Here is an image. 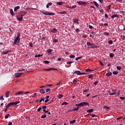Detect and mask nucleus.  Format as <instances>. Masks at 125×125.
<instances>
[{
  "label": "nucleus",
  "instance_id": "473e14b6",
  "mask_svg": "<svg viewBox=\"0 0 125 125\" xmlns=\"http://www.w3.org/2000/svg\"><path fill=\"white\" fill-rule=\"evenodd\" d=\"M58 13L59 14H65L66 13V11H64L62 12H60Z\"/></svg>",
  "mask_w": 125,
  "mask_h": 125
},
{
  "label": "nucleus",
  "instance_id": "c85d7f7f",
  "mask_svg": "<svg viewBox=\"0 0 125 125\" xmlns=\"http://www.w3.org/2000/svg\"><path fill=\"white\" fill-rule=\"evenodd\" d=\"M44 115H42L41 116V119H45V118H46V115H45V113H44Z\"/></svg>",
  "mask_w": 125,
  "mask_h": 125
},
{
  "label": "nucleus",
  "instance_id": "7ed1b4c3",
  "mask_svg": "<svg viewBox=\"0 0 125 125\" xmlns=\"http://www.w3.org/2000/svg\"><path fill=\"white\" fill-rule=\"evenodd\" d=\"M42 14H44V15H55V14L54 13L49 12L48 11L42 12Z\"/></svg>",
  "mask_w": 125,
  "mask_h": 125
},
{
  "label": "nucleus",
  "instance_id": "b1692460",
  "mask_svg": "<svg viewBox=\"0 0 125 125\" xmlns=\"http://www.w3.org/2000/svg\"><path fill=\"white\" fill-rule=\"evenodd\" d=\"M68 8H70V9H74V8H76V7H77V5H74L72 6H67V7Z\"/></svg>",
  "mask_w": 125,
  "mask_h": 125
},
{
  "label": "nucleus",
  "instance_id": "603ef678",
  "mask_svg": "<svg viewBox=\"0 0 125 125\" xmlns=\"http://www.w3.org/2000/svg\"><path fill=\"white\" fill-rule=\"evenodd\" d=\"M72 63H74V62H66V64H67L68 65H69V64H72Z\"/></svg>",
  "mask_w": 125,
  "mask_h": 125
},
{
  "label": "nucleus",
  "instance_id": "dca6fc26",
  "mask_svg": "<svg viewBox=\"0 0 125 125\" xmlns=\"http://www.w3.org/2000/svg\"><path fill=\"white\" fill-rule=\"evenodd\" d=\"M49 96H46V100H45V103H47V102H48L49 101Z\"/></svg>",
  "mask_w": 125,
  "mask_h": 125
},
{
  "label": "nucleus",
  "instance_id": "de8ad7c7",
  "mask_svg": "<svg viewBox=\"0 0 125 125\" xmlns=\"http://www.w3.org/2000/svg\"><path fill=\"white\" fill-rule=\"evenodd\" d=\"M18 39H20V33H18L17 35V37H16Z\"/></svg>",
  "mask_w": 125,
  "mask_h": 125
},
{
  "label": "nucleus",
  "instance_id": "2eb2a0df",
  "mask_svg": "<svg viewBox=\"0 0 125 125\" xmlns=\"http://www.w3.org/2000/svg\"><path fill=\"white\" fill-rule=\"evenodd\" d=\"M73 74H77L78 75H81V72L80 71L76 70Z\"/></svg>",
  "mask_w": 125,
  "mask_h": 125
},
{
  "label": "nucleus",
  "instance_id": "cd10ccee",
  "mask_svg": "<svg viewBox=\"0 0 125 125\" xmlns=\"http://www.w3.org/2000/svg\"><path fill=\"white\" fill-rule=\"evenodd\" d=\"M53 50L51 49H48V50H47V52H48V53H51V52H52V51Z\"/></svg>",
  "mask_w": 125,
  "mask_h": 125
},
{
  "label": "nucleus",
  "instance_id": "aec40b11",
  "mask_svg": "<svg viewBox=\"0 0 125 125\" xmlns=\"http://www.w3.org/2000/svg\"><path fill=\"white\" fill-rule=\"evenodd\" d=\"M22 93H23V91H21L16 93L15 95H21Z\"/></svg>",
  "mask_w": 125,
  "mask_h": 125
},
{
  "label": "nucleus",
  "instance_id": "7c9ffc66",
  "mask_svg": "<svg viewBox=\"0 0 125 125\" xmlns=\"http://www.w3.org/2000/svg\"><path fill=\"white\" fill-rule=\"evenodd\" d=\"M62 3H63V2L59 1L57 2V5H62Z\"/></svg>",
  "mask_w": 125,
  "mask_h": 125
},
{
  "label": "nucleus",
  "instance_id": "ea45409f",
  "mask_svg": "<svg viewBox=\"0 0 125 125\" xmlns=\"http://www.w3.org/2000/svg\"><path fill=\"white\" fill-rule=\"evenodd\" d=\"M79 108H80V107H77L73 109V111H79Z\"/></svg>",
  "mask_w": 125,
  "mask_h": 125
},
{
  "label": "nucleus",
  "instance_id": "f257e3e1",
  "mask_svg": "<svg viewBox=\"0 0 125 125\" xmlns=\"http://www.w3.org/2000/svg\"><path fill=\"white\" fill-rule=\"evenodd\" d=\"M20 103V101H18L16 102H11L10 103L7 105L5 107L6 108L4 110V112H7V109L10 107V106H13V105H17V104H19Z\"/></svg>",
  "mask_w": 125,
  "mask_h": 125
},
{
  "label": "nucleus",
  "instance_id": "4d7b16f0",
  "mask_svg": "<svg viewBox=\"0 0 125 125\" xmlns=\"http://www.w3.org/2000/svg\"><path fill=\"white\" fill-rule=\"evenodd\" d=\"M44 63H45V64H49V61H44Z\"/></svg>",
  "mask_w": 125,
  "mask_h": 125
},
{
  "label": "nucleus",
  "instance_id": "9b49d317",
  "mask_svg": "<svg viewBox=\"0 0 125 125\" xmlns=\"http://www.w3.org/2000/svg\"><path fill=\"white\" fill-rule=\"evenodd\" d=\"M51 70H56V71H57V69H55V68L45 69H43V71H51Z\"/></svg>",
  "mask_w": 125,
  "mask_h": 125
},
{
  "label": "nucleus",
  "instance_id": "412c9836",
  "mask_svg": "<svg viewBox=\"0 0 125 125\" xmlns=\"http://www.w3.org/2000/svg\"><path fill=\"white\" fill-rule=\"evenodd\" d=\"M52 5V2H49L46 5V8H48L49 6Z\"/></svg>",
  "mask_w": 125,
  "mask_h": 125
},
{
  "label": "nucleus",
  "instance_id": "423d86ee",
  "mask_svg": "<svg viewBox=\"0 0 125 125\" xmlns=\"http://www.w3.org/2000/svg\"><path fill=\"white\" fill-rule=\"evenodd\" d=\"M81 107H84V106H86L87 105H89V104L88 103L86 102H82L81 103Z\"/></svg>",
  "mask_w": 125,
  "mask_h": 125
},
{
  "label": "nucleus",
  "instance_id": "5701e85b",
  "mask_svg": "<svg viewBox=\"0 0 125 125\" xmlns=\"http://www.w3.org/2000/svg\"><path fill=\"white\" fill-rule=\"evenodd\" d=\"M18 9H20V7L19 6H17L15 7L14 11H17V10H18Z\"/></svg>",
  "mask_w": 125,
  "mask_h": 125
},
{
  "label": "nucleus",
  "instance_id": "3c124183",
  "mask_svg": "<svg viewBox=\"0 0 125 125\" xmlns=\"http://www.w3.org/2000/svg\"><path fill=\"white\" fill-rule=\"evenodd\" d=\"M26 10H31V9H33L32 7H27L26 9Z\"/></svg>",
  "mask_w": 125,
  "mask_h": 125
},
{
  "label": "nucleus",
  "instance_id": "680f3d73",
  "mask_svg": "<svg viewBox=\"0 0 125 125\" xmlns=\"http://www.w3.org/2000/svg\"><path fill=\"white\" fill-rule=\"evenodd\" d=\"M99 63H100V65H101L102 66H104V64L101 61H100Z\"/></svg>",
  "mask_w": 125,
  "mask_h": 125
},
{
  "label": "nucleus",
  "instance_id": "c9c22d12",
  "mask_svg": "<svg viewBox=\"0 0 125 125\" xmlns=\"http://www.w3.org/2000/svg\"><path fill=\"white\" fill-rule=\"evenodd\" d=\"M62 97H63V95H62V94H60L58 96L59 99H61V98H62Z\"/></svg>",
  "mask_w": 125,
  "mask_h": 125
},
{
  "label": "nucleus",
  "instance_id": "1a4fd4ad",
  "mask_svg": "<svg viewBox=\"0 0 125 125\" xmlns=\"http://www.w3.org/2000/svg\"><path fill=\"white\" fill-rule=\"evenodd\" d=\"M22 74L23 73H16L15 74V76L16 77V78H19V77H20V76H21V75H22Z\"/></svg>",
  "mask_w": 125,
  "mask_h": 125
},
{
  "label": "nucleus",
  "instance_id": "052dcab7",
  "mask_svg": "<svg viewBox=\"0 0 125 125\" xmlns=\"http://www.w3.org/2000/svg\"><path fill=\"white\" fill-rule=\"evenodd\" d=\"M115 94H116V93L113 92V93H110L109 94V95H115Z\"/></svg>",
  "mask_w": 125,
  "mask_h": 125
},
{
  "label": "nucleus",
  "instance_id": "8fccbe9b",
  "mask_svg": "<svg viewBox=\"0 0 125 125\" xmlns=\"http://www.w3.org/2000/svg\"><path fill=\"white\" fill-rule=\"evenodd\" d=\"M0 100H4V98H3V96H0Z\"/></svg>",
  "mask_w": 125,
  "mask_h": 125
},
{
  "label": "nucleus",
  "instance_id": "13d9d810",
  "mask_svg": "<svg viewBox=\"0 0 125 125\" xmlns=\"http://www.w3.org/2000/svg\"><path fill=\"white\" fill-rule=\"evenodd\" d=\"M104 16L106 19H108V18H109V17L108 16V15H107V14H105L104 15Z\"/></svg>",
  "mask_w": 125,
  "mask_h": 125
},
{
  "label": "nucleus",
  "instance_id": "69168bd1",
  "mask_svg": "<svg viewBox=\"0 0 125 125\" xmlns=\"http://www.w3.org/2000/svg\"><path fill=\"white\" fill-rule=\"evenodd\" d=\"M117 94V95H120L121 94V91H119L118 92H116V94Z\"/></svg>",
  "mask_w": 125,
  "mask_h": 125
},
{
  "label": "nucleus",
  "instance_id": "0e129e2a",
  "mask_svg": "<svg viewBox=\"0 0 125 125\" xmlns=\"http://www.w3.org/2000/svg\"><path fill=\"white\" fill-rule=\"evenodd\" d=\"M104 109H110V107L106 106L104 107Z\"/></svg>",
  "mask_w": 125,
  "mask_h": 125
},
{
  "label": "nucleus",
  "instance_id": "f704fd0d",
  "mask_svg": "<svg viewBox=\"0 0 125 125\" xmlns=\"http://www.w3.org/2000/svg\"><path fill=\"white\" fill-rule=\"evenodd\" d=\"M92 77H93L92 74H90L89 75L88 79H91V80H93V78Z\"/></svg>",
  "mask_w": 125,
  "mask_h": 125
},
{
  "label": "nucleus",
  "instance_id": "20e7f679",
  "mask_svg": "<svg viewBox=\"0 0 125 125\" xmlns=\"http://www.w3.org/2000/svg\"><path fill=\"white\" fill-rule=\"evenodd\" d=\"M77 3L80 5H86L87 4V2L83 1H77Z\"/></svg>",
  "mask_w": 125,
  "mask_h": 125
},
{
  "label": "nucleus",
  "instance_id": "c756f323",
  "mask_svg": "<svg viewBox=\"0 0 125 125\" xmlns=\"http://www.w3.org/2000/svg\"><path fill=\"white\" fill-rule=\"evenodd\" d=\"M114 56H115V55L113 53H110L109 54V57H110V58H113V57H114Z\"/></svg>",
  "mask_w": 125,
  "mask_h": 125
},
{
  "label": "nucleus",
  "instance_id": "bf43d9fd",
  "mask_svg": "<svg viewBox=\"0 0 125 125\" xmlns=\"http://www.w3.org/2000/svg\"><path fill=\"white\" fill-rule=\"evenodd\" d=\"M46 92H50L51 90H50V89L47 88L46 89Z\"/></svg>",
  "mask_w": 125,
  "mask_h": 125
},
{
  "label": "nucleus",
  "instance_id": "a18cd8bd",
  "mask_svg": "<svg viewBox=\"0 0 125 125\" xmlns=\"http://www.w3.org/2000/svg\"><path fill=\"white\" fill-rule=\"evenodd\" d=\"M77 83H78V81H77L76 79H74L73 81V83L74 84H76Z\"/></svg>",
  "mask_w": 125,
  "mask_h": 125
},
{
  "label": "nucleus",
  "instance_id": "49530a36",
  "mask_svg": "<svg viewBox=\"0 0 125 125\" xmlns=\"http://www.w3.org/2000/svg\"><path fill=\"white\" fill-rule=\"evenodd\" d=\"M108 44H113V41L112 40H110L109 42H108Z\"/></svg>",
  "mask_w": 125,
  "mask_h": 125
},
{
  "label": "nucleus",
  "instance_id": "a878e982",
  "mask_svg": "<svg viewBox=\"0 0 125 125\" xmlns=\"http://www.w3.org/2000/svg\"><path fill=\"white\" fill-rule=\"evenodd\" d=\"M39 92H40V93H45V91L43 89H40Z\"/></svg>",
  "mask_w": 125,
  "mask_h": 125
},
{
  "label": "nucleus",
  "instance_id": "f03ea898",
  "mask_svg": "<svg viewBox=\"0 0 125 125\" xmlns=\"http://www.w3.org/2000/svg\"><path fill=\"white\" fill-rule=\"evenodd\" d=\"M87 45L89 48H97L98 46L94 44H92L90 42H87Z\"/></svg>",
  "mask_w": 125,
  "mask_h": 125
},
{
  "label": "nucleus",
  "instance_id": "4be33fe9",
  "mask_svg": "<svg viewBox=\"0 0 125 125\" xmlns=\"http://www.w3.org/2000/svg\"><path fill=\"white\" fill-rule=\"evenodd\" d=\"M93 109H88L86 112L87 113H92L93 112Z\"/></svg>",
  "mask_w": 125,
  "mask_h": 125
},
{
  "label": "nucleus",
  "instance_id": "39448f33",
  "mask_svg": "<svg viewBox=\"0 0 125 125\" xmlns=\"http://www.w3.org/2000/svg\"><path fill=\"white\" fill-rule=\"evenodd\" d=\"M21 40V39L20 38H16L14 40V44H17V42L18 43H19V42H20Z\"/></svg>",
  "mask_w": 125,
  "mask_h": 125
},
{
  "label": "nucleus",
  "instance_id": "37998d69",
  "mask_svg": "<svg viewBox=\"0 0 125 125\" xmlns=\"http://www.w3.org/2000/svg\"><path fill=\"white\" fill-rule=\"evenodd\" d=\"M9 116H10V114H6V115L5 116V119H7L8 118V117H9Z\"/></svg>",
  "mask_w": 125,
  "mask_h": 125
},
{
  "label": "nucleus",
  "instance_id": "4c0bfd02",
  "mask_svg": "<svg viewBox=\"0 0 125 125\" xmlns=\"http://www.w3.org/2000/svg\"><path fill=\"white\" fill-rule=\"evenodd\" d=\"M62 105L63 106L64 105H68V103L64 102L62 104Z\"/></svg>",
  "mask_w": 125,
  "mask_h": 125
},
{
  "label": "nucleus",
  "instance_id": "c03bdc74",
  "mask_svg": "<svg viewBox=\"0 0 125 125\" xmlns=\"http://www.w3.org/2000/svg\"><path fill=\"white\" fill-rule=\"evenodd\" d=\"M70 58H75V57H76V56H75L74 55H71L70 56H69Z\"/></svg>",
  "mask_w": 125,
  "mask_h": 125
},
{
  "label": "nucleus",
  "instance_id": "2f4dec72",
  "mask_svg": "<svg viewBox=\"0 0 125 125\" xmlns=\"http://www.w3.org/2000/svg\"><path fill=\"white\" fill-rule=\"evenodd\" d=\"M112 73H113V75H118V74H119V72L116 71H113Z\"/></svg>",
  "mask_w": 125,
  "mask_h": 125
},
{
  "label": "nucleus",
  "instance_id": "6e6552de",
  "mask_svg": "<svg viewBox=\"0 0 125 125\" xmlns=\"http://www.w3.org/2000/svg\"><path fill=\"white\" fill-rule=\"evenodd\" d=\"M73 23H76V24H79V20L78 19H74L72 20Z\"/></svg>",
  "mask_w": 125,
  "mask_h": 125
},
{
  "label": "nucleus",
  "instance_id": "4468645a",
  "mask_svg": "<svg viewBox=\"0 0 125 125\" xmlns=\"http://www.w3.org/2000/svg\"><path fill=\"white\" fill-rule=\"evenodd\" d=\"M112 75H113V74L112 73V72H108L105 74V76H106L107 77H110L111 76H112Z\"/></svg>",
  "mask_w": 125,
  "mask_h": 125
},
{
  "label": "nucleus",
  "instance_id": "5fc2aeb1",
  "mask_svg": "<svg viewBox=\"0 0 125 125\" xmlns=\"http://www.w3.org/2000/svg\"><path fill=\"white\" fill-rule=\"evenodd\" d=\"M75 105L77 106V107H81V103L79 104H76Z\"/></svg>",
  "mask_w": 125,
  "mask_h": 125
},
{
  "label": "nucleus",
  "instance_id": "6e6d98bb",
  "mask_svg": "<svg viewBox=\"0 0 125 125\" xmlns=\"http://www.w3.org/2000/svg\"><path fill=\"white\" fill-rule=\"evenodd\" d=\"M53 42H58V40L57 39H54Z\"/></svg>",
  "mask_w": 125,
  "mask_h": 125
},
{
  "label": "nucleus",
  "instance_id": "58836bf2",
  "mask_svg": "<svg viewBox=\"0 0 125 125\" xmlns=\"http://www.w3.org/2000/svg\"><path fill=\"white\" fill-rule=\"evenodd\" d=\"M81 58H83V57H79L76 58L75 59V60H76V61H78V60H79V59H81Z\"/></svg>",
  "mask_w": 125,
  "mask_h": 125
},
{
  "label": "nucleus",
  "instance_id": "a19ab883",
  "mask_svg": "<svg viewBox=\"0 0 125 125\" xmlns=\"http://www.w3.org/2000/svg\"><path fill=\"white\" fill-rule=\"evenodd\" d=\"M89 91V90H88V89H86V90H83V94H85V93L87 92V91Z\"/></svg>",
  "mask_w": 125,
  "mask_h": 125
},
{
  "label": "nucleus",
  "instance_id": "a211bd4d",
  "mask_svg": "<svg viewBox=\"0 0 125 125\" xmlns=\"http://www.w3.org/2000/svg\"><path fill=\"white\" fill-rule=\"evenodd\" d=\"M94 70H90V69H87L85 70L86 73H89V72H93Z\"/></svg>",
  "mask_w": 125,
  "mask_h": 125
},
{
  "label": "nucleus",
  "instance_id": "9d476101",
  "mask_svg": "<svg viewBox=\"0 0 125 125\" xmlns=\"http://www.w3.org/2000/svg\"><path fill=\"white\" fill-rule=\"evenodd\" d=\"M9 93H10V91H7L5 92V97L7 98L8 97H9Z\"/></svg>",
  "mask_w": 125,
  "mask_h": 125
},
{
  "label": "nucleus",
  "instance_id": "f8f14e48",
  "mask_svg": "<svg viewBox=\"0 0 125 125\" xmlns=\"http://www.w3.org/2000/svg\"><path fill=\"white\" fill-rule=\"evenodd\" d=\"M115 17H116L117 18H119V15H117V14H114L111 16L112 19H114V18H115Z\"/></svg>",
  "mask_w": 125,
  "mask_h": 125
},
{
  "label": "nucleus",
  "instance_id": "72a5a7b5",
  "mask_svg": "<svg viewBox=\"0 0 125 125\" xmlns=\"http://www.w3.org/2000/svg\"><path fill=\"white\" fill-rule=\"evenodd\" d=\"M76 123V120H74L73 121H71L70 122V124H75Z\"/></svg>",
  "mask_w": 125,
  "mask_h": 125
},
{
  "label": "nucleus",
  "instance_id": "e433bc0d",
  "mask_svg": "<svg viewBox=\"0 0 125 125\" xmlns=\"http://www.w3.org/2000/svg\"><path fill=\"white\" fill-rule=\"evenodd\" d=\"M42 101L44 102V98H41V99L39 101V103H41Z\"/></svg>",
  "mask_w": 125,
  "mask_h": 125
},
{
  "label": "nucleus",
  "instance_id": "bb28decb",
  "mask_svg": "<svg viewBox=\"0 0 125 125\" xmlns=\"http://www.w3.org/2000/svg\"><path fill=\"white\" fill-rule=\"evenodd\" d=\"M104 36H105L106 37H108V36H109V35H110V34H109V33L107 32H104Z\"/></svg>",
  "mask_w": 125,
  "mask_h": 125
},
{
  "label": "nucleus",
  "instance_id": "6ab92c4d",
  "mask_svg": "<svg viewBox=\"0 0 125 125\" xmlns=\"http://www.w3.org/2000/svg\"><path fill=\"white\" fill-rule=\"evenodd\" d=\"M51 32H52V33H56L57 29H56V28H53L51 30Z\"/></svg>",
  "mask_w": 125,
  "mask_h": 125
},
{
  "label": "nucleus",
  "instance_id": "09e8293b",
  "mask_svg": "<svg viewBox=\"0 0 125 125\" xmlns=\"http://www.w3.org/2000/svg\"><path fill=\"white\" fill-rule=\"evenodd\" d=\"M22 71H25V69L24 68H21L18 70L19 72H22Z\"/></svg>",
  "mask_w": 125,
  "mask_h": 125
},
{
  "label": "nucleus",
  "instance_id": "e2e57ef3",
  "mask_svg": "<svg viewBox=\"0 0 125 125\" xmlns=\"http://www.w3.org/2000/svg\"><path fill=\"white\" fill-rule=\"evenodd\" d=\"M29 46H30L31 47H33V43L32 42L29 43Z\"/></svg>",
  "mask_w": 125,
  "mask_h": 125
},
{
  "label": "nucleus",
  "instance_id": "393cba45",
  "mask_svg": "<svg viewBox=\"0 0 125 125\" xmlns=\"http://www.w3.org/2000/svg\"><path fill=\"white\" fill-rule=\"evenodd\" d=\"M10 12L12 16L14 15V12H13V10L12 9H10Z\"/></svg>",
  "mask_w": 125,
  "mask_h": 125
},
{
  "label": "nucleus",
  "instance_id": "79ce46f5",
  "mask_svg": "<svg viewBox=\"0 0 125 125\" xmlns=\"http://www.w3.org/2000/svg\"><path fill=\"white\" fill-rule=\"evenodd\" d=\"M116 69L117 70H119V71H120V70L122 69V67H121V66H117L116 67Z\"/></svg>",
  "mask_w": 125,
  "mask_h": 125
},
{
  "label": "nucleus",
  "instance_id": "f3484780",
  "mask_svg": "<svg viewBox=\"0 0 125 125\" xmlns=\"http://www.w3.org/2000/svg\"><path fill=\"white\" fill-rule=\"evenodd\" d=\"M93 3L97 7H99V4L97 3V2L95 1H93Z\"/></svg>",
  "mask_w": 125,
  "mask_h": 125
},
{
  "label": "nucleus",
  "instance_id": "864d4df0",
  "mask_svg": "<svg viewBox=\"0 0 125 125\" xmlns=\"http://www.w3.org/2000/svg\"><path fill=\"white\" fill-rule=\"evenodd\" d=\"M42 107H40L38 109H37V111L38 112H41V110H42Z\"/></svg>",
  "mask_w": 125,
  "mask_h": 125
},
{
  "label": "nucleus",
  "instance_id": "774afa93",
  "mask_svg": "<svg viewBox=\"0 0 125 125\" xmlns=\"http://www.w3.org/2000/svg\"><path fill=\"white\" fill-rule=\"evenodd\" d=\"M98 83H99L98 81H96L94 83V84H95V85H96V84H97Z\"/></svg>",
  "mask_w": 125,
  "mask_h": 125
},
{
  "label": "nucleus",
  "instance_id": "338daca9",
  "mask_svg": "<svg viewBox=\"0 0 125 125\" xmlns=\"http://www.w3.org/2000/svg\"><path fill=\"white\" fill-rule=\"evenodd\" d=\"M120 99L122 100H124V99H125V97H120Z\"/></svg>",
  "mask_w": 125,
  "mask_h": 125
},
{
  "label": "nucleus",
  "instance_id": "0eeeda50",
  "mask_svg": "<svg viewBox=\"0 0 125 125\" xmlns=\"http://www.w3.org/2000/svg\"><path fill=\"white\" fill-rule=\"evenodd\" d=\"M18 19L19 21H22L23 20V15L19 14Z\"/></svg>",
  "mask_w": 125,
  "mask_h": 125
},
{
  "label": "nucleus",
  "instance_id": "ddd939ff",
  "mask_svg": "<svg viewBox=\"0 0 125 125\" xmlns=\"http://www.w3.org/2000/svg\"><path fill=\"white\" fill-rule=\"evenodd\" d=\"M9 52H11V50H8L6 52H3V53H2V54L3 55H4L5 54H7V53H9Z\"/></svg>",
  "mask_w": 125,
  "mask_h": 125
}]
</instances>
